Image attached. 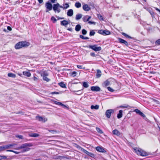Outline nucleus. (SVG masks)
Masks as SVG:
<instances>
[{
    "mask_svg": "<svg viewBox=\"0 0 160 160\" xmlns=\"http://www.w3.org/2000/svg\"><path fill=\"white\" fill-rule=\"evenodd\" d=\"M87 31L86 30L84 29H83L82 30V33L83 35H85L87 34Z\"/></svg>",
    "mask_w": 160,
    "mask_h": 160,
    "instance_id": "49",
    "label": "nucleus"
},
{
    "mask_svg": "<svg viewBox=\"0 0 160 160\" xmlns=\"http://www.w3.org/2000/svg\"><path fill=\"white\" fill-rule=\"evenodd\" d=\"M122 110H120L119 111V113L117 115V118H120L122 117Z\"/></svg>",
    "mask_w": 160,
    "mask_h": 160,
    "instance_id": "24",
    "label": "nucleus"
},
{
    "mask_svg": "<svg viewBox=\"0 0 160 160\" xmlns=\"http://www.w3.org/2000/svg\"><path fill=\"white\" fill-rule=\"evenodd\" d=\"M28 135L30 137L36 138L39 136V135L36 133H31L29 134Z\"/></svg>",
    "mask_w": 160,
    "mask_h": 160,
    "instance_id": "19",
    "label": "nucleus"
},
{
    "mask_svg": "<svg viewBox=\"0 0 160 160\" xmlns=\"http://www.w3.org/2000/svg\"><path fill=\"white\" fill-rule=\"evenodd\" d=\"M61 106L63 107V108H68V107H67V106H66V105H65L62 103V105Z\"/></svg>",
    "mask_w": 160,
    "mask_h": 160,
    "instance_id": "60",
    "label": "nucleus"
},
{
    "mask_svg": "<svg viewBox=\"0 0 160 160\" xmlns=\"http://www.w3.org/2000/svg\"><path fill=\"white\" fill-rule=\"evenodd\" d=\"M139 115H140L142 117H143V118H145L146 117L145 115L142 112H140Z\"/></svg>",
    "mask_w": 160,
    "mask_h": 160,
    "instance_id": "55",
    "label": "nucleus"
},
{
    "mask_svg": "<svg viewBox=\"0 0 160 160\" xmlns=\"http://www.w3.org/2000/svg\"><path fill=\"white\" fill-rule=\"evenodd\" d=\"M101 152L104 153L105 154L108 155L107 150L106 149L103 148L102 147H101Z\"/></svg>",
    "mask_w": 160,
    "mask_h": 160,
    "instance_id": "25",
    "label": "nucleus"
},
{
    "mask_svg": "<svg viewBox=\"0 0 160 160\" xmlns=\"http://www.w3.org/2000/svg\"><path fill=\"white\" fill-rule=\"evenodd\" d=\"M91 18V17L88 15L84 16L82 18V20L83 22H86L89 21V20Z\"/></svg>",
    "mask_w": 160,
    "mask_h": 160,
    "instance_id": "12",
    "label": "nucleus"
},
{
    "mask_svg": "<svg viewBox=\"0 0 160 160\" xmlns=\"http://www.w3.org/2000/svg\"><path fill=\"white\" fill-rule=\"evenodd\" d=\"M63 157L62 156H58L56 158L57 159H61L62 158H63Z\"/></svg>",
    "mask_w": 160,
    "mask_h": 160,
    "instance_id": "59",
    "label": "nucleus"
},
{
    "mask_svg": "<svg viewBox=\"0 0 160 160\" xmlns=\"http://www.w3.org/2000/svg\"><path fill=\"white\" fill-rule=\"evenodd\" d=\"M110 84V82L108 80H107L102 84V86L104 87H106Z\"/></svg>",
    "mask_w": 160,
    "mask_h": 160,
    "instance_id": "14",
    "label": "nucleus"
},
{
    "mask_svg": "<svg viewBox=\"0 0 160 160\" xmlns=\"http://www.w3.org/2000/svg\"><path fill=\"white\" fill-rule=\"evenodd\" d=\"M30 45L29 42L26 41H21L16 43L15 46V48L16 49H19L22 48L28 47Z\"/></svg>",
    "mask_w": 160,
    "mask_h": 160,
    "instance_id": "2",
    "label": "nucleus"
},
{
    "mask_svg": "<svg viewBox=\"0 0 160 160\" xmlns=\"http://www.w3.org/2000/svg\"><path fill=\"white\" fill-rule=\"evenodd\" d=\"M51 20L54 23L56 22L57 21L56 19L53 16L51 18Z\"/></svg>",
    "mask_w": 160,
    "mask_h": 160,
    "instance_id": "41",
    "label": "nucleus"
},
{
    "mask_svg": "<svg viewBox=\"0 0 160 160\" xmlns=\"http://www.w3.org/2000/svg\"><path fill=\"white\" fill-rule=\"evenodd\" d=\"M121 34L122 35L124 36L126 38H132L131 37V36H129L128 35H127L126 33H125L124 32H122L121 33Z\"/></svg>",
    "mask_w": 160,
    "mask_h": 160,
    "instance_id": "33",
    "label": "nucleus"
},
{
    "mask_svg": "<svg viewBox=\"0 0 160 160\" xmlns=\"http://www.w3.org/2000/svg\"><path fill=\"white\" fill-rule=\"evenodd\" d=\"M45 7L47 9L46 11V12H48L49 11L52 10L53 8L52 4L50 2H46L45 3Z\"/></svg>",
    "mask_w": 160,
    "mask_h": 160,
    "instance_id": "6",
    "label": "nucleus"
},
{
    "mask_svg": "<svg viewBox=\"0 0 160 160\" xmlns=\"http://www.w3.org/2000/svg\"><path fill=\"white\" fill-rule=\"evenodd\" d=\"M6 151L7 152H13L14 153H15L17 154H19L20 153L19 152H17V151H13V150H7Z\"/></svg>",
    "mask_w": 160,
    "mask_h": 160,
    "instance_id": "38",
    "label": "nucleus"
},
{
    "mask_svg": "<svg viewBox=\"0 0 160 160\" xmlns=\"http://www.w3.org/2000/svg\"><path fill=\"white\" fill-rule=\"evenodd\" d=\"M5 150L4 146H0V152H2Z\"/></svg>",
    "mask_w": 160,
    "mask_h": 160,
    "instance_id": "45",
    "label": "nucleus"
},
{
    "mask_svg": "<svg viewBox=\"0 0 160 160\" xmlns=\"http://www.w3.org/2000/svg\"><path fill=\"white\" fill-rule=\"evenodd\" d=\"M60 24L62 26H66L68 24V21L66 20H63L61 21Z\"/></svg>",
    "mask_w": 160,
    "mask_h": 160,
    "instance_id": "20",
    "label": "nucleus"
},
{
    "mask_svg": "<svg viewBox=\"0 0 160 160\" xmlns=\"http://www.w3.org/2000/svg\"><path fill=\"white\" fill-rule=\"evenodd\" d=\"M7 29L9 31H11L12 30V29L11 27L9 26L7 27Z\"/></svg>",
    "mask_w": 160,
    "mask_h": 160,
    "instance_id": "61",
    "label": "nucleus"
},
{
    "mask_svg": "<svg viewBox=\"0 0 160 160\" xmlns=\"http://www.w3.org/2000/svg\"><path fill=\"white\" fill-rule=\"evenodd\" d=\"M48 131L53 134H55L57 132V131L55 130H48Z\"/></svg>",
    "mask_w": 160,
    "mask_h": 160,
    "instance_id": "48",
    "label": "nucleus"
},
{
    "mask_svg": "<svg viewBox=\"0 0 160 160\" xmlns=\"http://www.w3.org/2000/svg\"><path fill=\"white\" fill-rule=\"evenodd\" d=\"M54 103L55 104L58 105L62 106V103H61V102H57L56 101H54Z\"/></svg>",
    "mask_w": 160,
    "mask_h": 160,
    "instance_id": "43",
    "label": "nucleus"
},
{
    "mask_svg": "<svg viewBox=\"0 0 160 160\" xmlns=\"http://www.w3.org/2000/svg\"><path fill=\"white\" fill-rule=\"evenodd\" d=\"M39 4H41L43 2V0H38Z\"/></svg>",
    "mask_w": 160,
    "mask_h": 160,
    "instance_id": "63",
    "label": "nucleus"
},
{
    "mask_svg": "<svg viewBox=\"0 0 160 160\" xmlns=\"http://www.w3.org/2000/svg\"><path fill=\"white\" fill-rule=\"evenodd\" d=\"M77 74V72H76L73 71L71 73H70V76L73 77H74L76 76Z\"/></svg>",
    "mask_w": 160,
    "mask_h": 160,
    "instance_id": "35",
    "label": "nucleus"
},
{
    "mask_svg": "<svg viewBox=\"0 0 160 160\" xmlns=\"http://www.w3.org/2000/svg\"><path fill=\"white\" fill-rule=\"evenodd\" d=\"M107 88V89H108V90L110 92H114V90L112 88H111L110 87H108Z\"/></svg>",
    "mask_w": 160,
    "mask_h": 160,
    "instance_id": "44",
    "label": "nucleus"
},
{
    "mask_svg": "<svg viewBox=\"0 0 160 160\" xmlns=\"http://www.w3.org/2000/svg\"><path fill=\"white\" fill-rule=\"evenodd\" d=\"M62 8V5H60L58 3L54 4L53 7V10L55 11V12H57L58 13H59L61 10L59 8Z\"/></svg>",
    "mask_w": 160,
    "mask_h": 160,
    "instance_id": "5",
    "label": "nucleus"
},
{
    "mask_svg": "<svg viewBox=\"0 0 160 160\" xmlns=\"http://www.w3.org/2000/svg\"><path fill=\"white\" fill-rule=\"evenodd\" d=\"M75 6L77 8H79L81 7V4L79 2H77L75 3Z\"/></svg>",
    "mask_w": 160,
    "mask_h": 160,
    "instance_id": "29",
    "label": "nucleus"
},
{
    "mask_svg": "<svg viewBox=\"0 0 160 160\" xmlns=\"http://www.w3.org/2000/svg\"><path fill=\"white\" fill-rule=\"evenodd\" d=\"M74 146L75 147L82 151V149L83 148H82L81 146H79V145H78L76 143H74Z\"/></svg>",
    "mask_w": 160,
    "mask_h": 160,
    "instance_id": "36",
    "label": "nucleus"
},
{
    "mask_svg": "<svg viewBox=\"0 0 160 160\" xmlns=\"http://www.w3.org/2000/svg\"><path fill=\"white\" fill-rule=\"evenodd\" d=\"M118 40L119 43L122 44H123L126 47H128V42L126 40L120 38H118Z\"/></svg>",
    "mask_w": 160,
    "mask_h": 160,
    "instance_id": "9",
    "label": "nucleus"
},
{
    "mask_svg": "<svg viewBox=\"0 0 160 160\" xmlns=\"http://www.w3.org/2000/svg\"><path fill=\"white\" fill-rule=\"evenodd\" d=\"M32 146L33 145L31 143H26L22 144L20 146L15 148L14 149L16 150L23 149L22 151V152H24L29 151L30 149V148H29V147H32Z\"/></svg>",
    "mask_w": 160,
    "mask_h": 160,
    "instance_id": "1",
    "label": "nucleus"
},
{
    "mask_svg": "<svg viewBox=\"0 0 160 160\" xmlns=\"http://www.w3.org/2000/svg\"><path fill=\"white\" fill-rule=\"evenodd\" d=\"M80 38L82 39H89V38L88 37H85L82 35H80L79 36Z\"/></svg>",
    "mask_w": 160,
    "mask_h": 160,
    "instance_id": "39",
    "label": "nucleus"
},
{
    "mask_svg": "<svg viewBox=\"0 0 160 160\" xmlns=\"http://www.w3.org/2000/svg\"><path fill=\"white\" fill-rule=\"evenodd\" d=\"M37 118L38 119L39 121H42V122H45L46 121L45 118H43L41 116L37 117Z\"/></svg>",
    "mask_w": 160,
    "mask_h": 160,
    "instance_id": "22",
    "label": "nucleus"
},
{
    "mask_svg": "<svg viewBox=\"0 0 160 160\" xmlns=\"http://www.w3.org/2000/svg\"><path fill=\"white\" fill-rule=\"evenodd\" d=\"M16 137L18 138H19L20 139H23V136L21 135H18L17 136H16Z\"/></svg>",
    "mask_w": 160,
    "mask_h": 160,
    "instance_id": "54",
    "label": "nucleus"
},
{
    "mask_svg": "<svg viewBox=\"0 0 160 160\" xmlns=\"http://www.w3.org/2000/svg\"><path fill=\"white\" fill-rule=\"evenodd\" d=\"M81 28V26L79 24H78L75 27V30L77 32L79 31Z\"/></svg>",
    "mask_w": 160,
    "mask_h": 160,
    "instance_id": "26",
    "label": "nucleus"
},
{
    "mask_svg": "<svg viewBox=\"0 0 160 160\" xmlns=\"http://www.w3.org/2000/svg\"><path fill=\"white\" fill-rule=\"evenodd\" d=\"M17 145V144L16 143H12L11 144H8L6 145H4V148L5 150L9 148H14Z\"/></svg>",
    "mask_w": 160,
    "mask_h": 160,
    "instance_id": "10",
    "label": "nucleus"
},
{
    "mask_svg": "<svg viewBox=\"0 0 160 160\" xmlns=\"http://www.w3.org/2000/svg\"><path fill=\"white\" fill-rule=\"evenodd\" d=\"M77 67L78 68H79V69H82V66L81 65H77Z\"/></svg>",
    "mask_w": 160,
    "mask_h": 160,
    "instance_id": "62",
    "label": "nucleus"
},
{
    "mask_svg": "<svg viewBox=\"0 0 160 160\" xmlns=\"http://www.w3.org/2000/svg\"><path fill=\"white\" fill-rule=\"evenodd\" d=\"M88 48L96 52L100 50V47H98L97 45H89Z\"/></svg>",
    "mask_w": 160,
    "mask_h": 160,
    "instance_id": "7",
    "label": "nucleus"
},
{
    "mask_svg": "<svg viewBox=\"0 0 160 160\" xmlns=\"http://www.w3.org/2000/svg\"><path fill=\"white\" fill-rule=\"evenodd\" d=\"M133 151L137 153L138 155L142 156H146L148 155L147 152L142 150V149L138 148H133Z\"/></svg>",
    "mask_w": 160,
    "mask_h": 160,
    "instance_id": "3",
    "label": "nucleus"
},
{
    "mask_svg": "<svg viewBox=\"0 0 160 160\" xmlns=\"http://www.w3.org/2000/svg\"><path fill=\"white\" fill-rule=\"evenodd\" d=\"M83 151L84 153L86 154H87L88 155L89 152L88 151H87L85 149H83V148L82 149V151Z\"/></svg>",
    "mask_w": 160,
    "mask_h": 160,
    "instance_id": "50",
    "label": "nucleus"
},
{
    "mask_svg": "<svg viewBox=\"0 0 160 160\" xmlns=\"http://www.w3.org/2000/svg\"><path fill=\"white\" fill-rule=\"evenodd\" d=\"M112 133L114 135L119 136L121 135V133L117 129H115L112 131Z\"/></svg>",
    "mask_w": 160,
    "mask_h": 160,
    "instance_id": "18",
    "label": "nucleus"
},
{
    "mask_svg": "<svg viewBox=\"0 0 160 160\" xmlns=\"http://www.w3.org/2000/svg\"><path fill=\"white\" fill-rule=\"evenodd\" d=\"M82 15L81 14H77L76 15V20H78L79 19H80L82 17Z\"/></svg>",
    "mask_w": 160,
    "mask_h": 160,
    "instance_id": "30",
    "label": "nucleus"
},
{
    "mask_svg": "<svg viewBox=\"0 0 160 160\" xmlns=\"http://www.w3.org/2000/svg\"><path fill=\"white\" fill-rule=\"evenodd\" d=\"M22 74L23 75L27 77H29L31 76V73L29 72L23 71Z\"/></svg>",
    "mask_w": 160,
    "mask_h": 160,
    "instance_id": "17",
    "label": "nucleus"
},
{
    "mask_svg": "<svg viewBox=\"0 0 160 160\" xmlns=\"http://www.w3.org/2000/svg\"><path fill=\"white\" fill-rule=\"evenodd\" d=\"M90 55L92 57H94L95 56V54L94 52H91L90 53Z\"/></svg>",
    "mask_w": 160,
    "mask_h": 160,
    "instance_id": "64",
    "label": "nucleus"
},
{
    "mask_svg": "<svg viewBox=\"0 0 160 160\" xmlns=\"http://www.w3.org/2000/svg\"><path fill=\"white\" fill-rule=\"evenodd\" d=\"M129 107V106L128 105H121L120 106V108H128Z\"/></svg>",
    "mask_w": 160,
    "mask_h": 160,
    "instance_id": "53",
    "label": "nucleus"
},
{
    "mask_svg": "<svg viewBox=\"0 0 160 160\" xmlns=\"http://www.w3.org/2000/svg\"><path fill=\"white\" fill-rule=\"evenodd\" d=\"M99 105H96L95 106L94 105H91V109H95V110H98L99 108Z\"/></svg>",
    "mask_w": 160,
    "mask_h": 160,
    "instance_id": "23",
    "label": "nucleus"
},
{
    "mask_svg": "<svg viewBox=\"0 0 160 160\" xmlns=\"http://www.w3.org/2000/svg\"><path fill=\"white\" fill-rule=\"evenodd\" d=\"M7 157L5 156L0 155V160H2L3 159H6Z\"/></svg>",
    "mask_w": 160,
    "mask_h": 160,
    "instance_id": "47",
    "label": "nucleus"
},
{
    "mask_svg": "<svg viewBox=\"0 0 160 160\" xmlns=\"http://www.w3.org/2000/svg\"><path fill=\"white\" fill-rule=\"evenodd\" d=\"M33 80L35 81H37L38 80V78L37 77H36L35 76H34L33 77Z\"/></svg>",
    "mask_w": 160,
    "mask_h": 160,
    "instance_id": "57",
    "label": "nucleus"
},
{
    "mask_svg": "<svg viewBox=\"0 0 160 160\" xmlns=\"http://www.w3.org/2000/svg\"><path fill=\"white\" fill-rule=\"evenodd\" d=\"M134 112H135L137 113L138 114H139L140 112H141L140 110L137 109H135L134 110Z\"/></svg>",
    "mask_w": 160,
    "mask_h": 160,
    "instance_id": "46",
    "label": "nucleus"
},
{
    "mask_svg": "<svg viewBox=\"0 0 160 160\" xmlns=\"http://www.w3.org/2000/svg\"><path fill=\"white\" fill-rule=\"evenodd\" d=\"M62 8V5H60L58 3L54 4L53 7V10L55 11V12H57L58 13H59L61 10L59 8Z\"/></svg>",
    "mask_w": 160,
    "mask_h": 160,
    "instance_id": "4",
    "label": "nucleus"
},
{
    "mask_svg": "<svg viewBox=\"0 0 160 160\" xmlns=\"http://www.w3.org/2000/svg\"><path fill=\"white\" fill-rule=\"evenodd\" d=\"M91 89L92 91L97 92L100 91V88L98 86H92Z\"/></svg>",
    "mask_w": 160,
    "mask_h": 160,
    "instance_id": "13",
    "label": "nucleus"
},
{
    "mask_svg": "<svg viewBox=\"0 0 160 160\" xmlns=\"http://www.w3.org/2000/svg\"><path fill=\"white\" fill-rule=\"evenodd\" d=\"M43 79L44 81H46L47 82H48L50 81V79L47 77V76L43 77Z\"/></svg>",
    "mask_w": 160,
    "mask_h": 160,
    "instance_id": "40",
    "label": "nucleus"
},
{
    "mask_svg": "<svg viewBox=\"0 0 160 160\" xmlns=\"http://www.w3.org/2000/svg\"><path fill=\"white\" fill-rule=\"evenodd\" d=\"M8 76L9 77H12L13 78H15L16 77V75L15 74L12 73H8Z\"/></svg>",
    "mask_w": 160,
    "mask_h": 160,
    "instance_id": "28",
    "label": "nucleus"
},
{
    "mask_svg": "<svg viewBox=\"0 0 160 160\" xmlns=\"http://www.w3.org/2000/svg\"><path fill=\"white\" fill-rule=\"evenodd\" d=\"M63 7L62 6V8L63 9H66L68 8L69 7V5L67 3H65V4H63Z\"/></svg>",
    "mask_w": 160,
    "mask_h": 160,
    "instance_id": "31",
    "label": "nucleus"
},
{
    "mask_svg": "<svg viewBox=\"0 0 160 160\" xmlns=\"http://www.w3.org/2000/svg\"><path fill=\"white\" fill-rule=\"evenodd\" d=\"M114 88L116 90H119L120 89V88L119 87L118 84V83H116L114 84Z\"/></svg>",
    "mask_w": 160,
    "mask_h": 160,
    "instance_id": "34",
    "label": "nucleus"
},
{
    "mask_svg": "<svg viewBox=\"0 0 160 160\" xmlns=\"http://www.w3.org/2000/svg\"><path fill=\"white\" fill-rule=\"evenodd\" d=\"M82 86L85 88H88L89 87V85L87 82H84L82 83Z\"/></svg>",
    "mask_w": 160,
    "mask_h": 160,
    "instance_id": "32",
    "label": "nucleus"
},
{
    "mask_svg": "<svg viewBox=\"0 0 160 160\" xmlns=\"http://www.w3.org/2000/svg\"><path fill=\"white\" fill-rule=\"evenodd\" d=\"M156 45H160V39L157 40L155 42Z\"/></svg>",
    "mask_w": 160,
    "mask_h": 160,
    "instance_id": "51",
    "label": "nucleus"
},
{
    "mask_svg": "<svg viewBox=\"0 0 160 160\" xmlns=\"http://www.w3.org/2000/svg\"><path fill=\"white\" fill-rule=\"evenodd\" d=\"M59 85L62 88H66V85L63 82H61L59 83Z\"/></svg>",
    "mask_w": 160,
    "mask_h": 160,
    "instance_id": "27",
    "label": "nucleus"
},
{
    "mask_svg": "<svg viewBox=\"0 0 160 160\" xmlns=\"http://www.w3.org/2000/svg\"><path fill=\"white\" fill-rule=\"evenodd\" d=\"M88 155L89 156H90L91 157L93 158L95 156V155L94 154L90 152H89Z\"/></svg>",
    "mask_w": 160,
    "mask_h": 160,
    "instance_id": "52",
    "label": "nucleus"
},
{
    "mask_svg": "<svg viewBox=\"0 0 160 160\" xmlns=\"http://www.w3.org/2000/svg\"><path fill=\"white\" fill-rule=\"evenodd\" d=\"M41 76L42 77H44L46 76H48V73L47 72V71H43L41 73H40Z\"/></svg>",
    "mask_w": 160,
    "mask_h": 160,
    "instance_id": "21",
    "label": "nucleus"
},
{
    "mask_svg": "<svg viewBox=\"0 0 160 160\" xmlns=\"http://www.w3.org/2000/svg\"><path fill=\"white\" fill-rule=\"evenodd\" d=\"M96 149L98 151L100 152V146H98L96 148Z\"/></svg>",
    "mask_w": 160,
    "mask_h": 160,
    "instance_id": "58",
    "label": "nucleus"
},
{
    "mask_svg": "<svg viewBox=\"0 0 160 160\" xmlns=\"http://www.w3.org/2000/svg\"><path fill=\"white\" fill-rule=\"evenodd\" d=\"M82 8L84 11H88L91 8L88 4H85L83 5Z\"/></svg>",
    "mask_w": 160,
    "mask_h": 160,
    "instance_id": "15",
    "label": "nucleus"
},
{
    "mask_svg": "<svg viewBox=\"0 0 160 160\" xmlns=\"http://www.w3.org/2000/svg\"><path fill=\"white\" fill-rule=\"evenodd\" d=\"M59 93V92H51V94H58Z\"/></svg>",
    "mask_w": 160,
    "mask_h": 160,
    "instance_id": "56",
    "label": "nucleus"
},
{
    "mask_svg": "<svg viewBox=\"0 0 160 160\" xmlns=\"http://www.w3.org/2000/svg\"><path fill=\"white\" fill-rule=\"evenodd\" d=\"M111 34L110 31L107 30H101V34L104 36L108 35Z\"/></svg>",
    "mask_w": 160,
    "mask_h": 160,
    "instance_id": "11",
    "label": "nucleus"
},
{
    "mask_svg": "<svg viewBox=\"0 0 160 160\" xmlns=\"http://www.w3.org/2000/svg\"><path fill=\"white\" fill-rule=\"evenodd\" d=\"M100 77V70L98 69L97 70V73L96 74V77L99 78Z\"/></svg>",
    "mask_w": 160,
    "mask_h": 160,
    "instance_id": "37",
    "label": "nucleus"
},
{
    "mask_svg": "<svg viewBox=\"0 0 160 160\" xmlns=\"http://www.w3.org/2000/svg\"><path fill=\"white\" fill-rule=\"evenodd\" d=\"M114 112V111L113 109H108L106 111L105 115L107 118H110L111 117V114L113 113Z\"/></svg>",
    "mask_w": 160,
    "mask_h": 160,
    "instance_id": "8",
    "label": "nucleus"
},
{
    "mask_svg": "<svg viewBox=\"0 0 160 160\" xmlns=\"http://www.w3.org/2000/svg\"><path fill=\"white\" fill-rule=\"evenodd\" d=\"M67 15L69 17H71L72 16L73 14V10L72 9H70L68 10L67 12Z\"/></svg>",
    "mask_w": 160,
    "mask_h": 160,
    "instance_id": "16",
    "label": "nucleus"
},
{
    "mask_svg": "<svg viewBox=\"0 0 160 160\" xmlns=\"http://www.w3.org/2000/svg\"><path fill=\"white\" fill-rule=\"evenodd\" d=\"M95 33V32L93 30H92L90 31L89 35L90 36H93L94 35Z\"/></svg>",
    "mask_w": 160,
    "mask_h": 160,
    "instance_id": "42",
    "label": "nucleus"
}]
</instances>
